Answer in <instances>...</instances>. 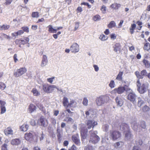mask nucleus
<instances>
[{"mask_svg":"<svg viewBox=\"0 0 150 150\" xmlns=\"http://www.w3.org/2000/svg\"><path fill=\"white\" fill-rule=\"evenodd\" d=\"M123 74V72L122 71H120L119 72L117 76V77L116 78V79L119 80V81H121L122 79V76Z\"/></svg>","mask_w":150,"mask_h":150,"instance_id":"34","label":"nucleus"},{"mask_svg":"<svg viewBox=\"0 0 150 150\" xmlns=\"http://www.w3.org/2000/svg\"><path fill=\"white\" fill-rule=\"evenodd\" d=\"M70 50L73 53L78 52L79 50V45L76 43H73L70 47Z\"/></svg>","mask_w":150,"mask_h":150,"instance_id":"10","label":"nucleus"},{"mask_svg":"<svg viewBox=\"0 0 150 150\" xmlns=\"http://www.w3.org/2000/svg\"><path fill=\"white\" fill-rule=\"evenodd\" d=\"M125 90V88L123 86H120L114 89V91L118 94H121L123 93Z\"/></svg>","mask_w":150,"mask_h":150,"instance_id":"15","label":"nucleus"},{"mask_svg":"<svg viewBox=\"0 0 150 150\" xmlns=\"http://www.w3.org/2000/svg\"><path fill=\"white\" fill-rule=\"evenodd\" d=\"M108 38L107 36H105L104 34H102L100 35L99 38L103 41H105L107 40Z\"/></svg>","mask_w":150,"mask_h":150,"instance_id":"35","label":"nucleus"},{"mask_svg":"<svg viewBox=\"0 0 150 150\" xmlns=\"http://www.w3.org/2000/svg\"><path fill=\"white\" fill-rule=\"evenodd\" d=\"M10 27V26L8 25H0V30H6L8 29Z\"/></svg>","mask_w":150,"mask_h":150,"instance_id":"30","label":"nucleus"},{"mask_svg":"<svg viewBox=\"0 0 150 150\" xmlns=\"http://www.w3.org/2000/svg\"><path fill=\"white\" fill-rule=\"evenodd\" d=\"M123 133L124 135H125V138L126 140L130 139L132 137L130 130H129L128 131H127Z\"/></svg>","mask_w":150,"mask_h":150,"instance_id":"18","label":"nucleus"},{"mask_svg":"<svg viewBox=\"0 0 150 150\" xmlns=\"http://www.w3.org/2000/svg\"><path fill=\"white\" fill-rule=\"evenodd\" d=\"M42 87L44 91L48 93H52L54 90L55 88H57L56 86L54 85H49L48 84H43Z\"/></svg>","mask_w":150,"mask_h":150,"instance_id":"4","label":"nucleus"},{"mask_svg":"<svg viewBox=\"0 0 150 150\" xmlns=\"http://www.w3.org/2000/svg\"><path fill=\"white\" fill-rule=\"evenodd\" d=\"M106 7L105 6L103 5L102 6L101 10L103 13L104 14L106 13Z\"/></svg>","mask_w":150,"mask_h":150,"instance_id":"50","label":"nucleus"},{"mask_svg":"<svg viewBox=\"0 0 150 150\" xmlns=\"http://www.w3.org/2000/svg\"><path fill=\"white\" fill-rule=\"evenodd\" d=\"M116 103L117 105L120 107H121L123 104V100L120 96H117L115 98Z\"/></svg>","mask_w":150,"mask_h":150,"instance_id":"20","label":"nucleus"},{"mask_svg":"<svg viewBox=\"0 0 150 150\" xmlns=\"http://www.w3.org/2000/svg\"><path fill=\"white\" fill-rule=\"evenodd\" d=\"M22 29L24 32L28 33L29 32L28 28L27 27H23L22 28Z\"/></svg>","mask_w":150,"mask_h":150,"instance_id":"54","label":"nucleus"},{"mask_svg":"<svg viewBox=\"0 0 150 150\" xmlns=\"http://www.w3.org/2000/svg\"><path fill=\"white\" fill-rule=\"evenodd\" d=\"M88 100L87 98L86 97L84 98L82 102L83 105L84 106H87L88 105Z\"/></svg>","mask_w":150,"mask_h":150,"instance_id":"44","label":"nucleus"},{"mask_svg":"<svg viewBox=\"0 0 150 150\" xmlns=\"http://www.w3.org/2000/svg\"><path fill=\"white\" fill-rule=\"evenodd\" d=\"M28 127V125L27 124H23L21 127V129L22 131H26Z\"/></svg>","mask_w":150,"mask_h":150,"instance_id":"33","label":"nucleus"},{"mask_svg":"<svg viewBox=\"0 0 150 150\" xmlns=\"http://www.w3.org/2000/svg\"><path fill=\"white\" fill-rule=\"evenodd\" d=\"M80 130L82 140L83 139H85L87 136V133L88 130L87 128L85 127L84 125H81V127Z\"/></svg>","mask_w":150,"mask_h":150,"instance_id":"8","label":"nucleus"},{"mask_svg":"<svg viewBox=\"0 0 150 150\" xmlns=\"http://www.w3.org/2000/svg\"><path fill=\"white\" fill-rule=\"evenodd\" d=\"M116 24L115 22L114 21H111L108 25L109 28H114L116 26Z\"/></svg>","mask_w":150,"mask_h":150,"instance_id":"36","label":"nucleus"},{"mask_svg":"<svg viewBox=\"0 0 150 150\" xmlns=\"http://www.w3.org/2000/svg\"><path fill=\"white\" fill-rule=\"evenodd\" d=\"M36 107L33 104H30L29 106L28 110L29 112L31 113L35 110Z\"/></svg>","mask_w":150,"mask_h":150,"instance_id":"25","label":"nucleus"},{"mask_svg":"<svg viewBox=\"0 0 150 150\" xmlns=\"http://www.w3.org/2000/svg\"><path fill=\"white\" fill-rule=\"evenodd\" d=\"M91 132V137L89 140V142L93 144L97 143L99 140L100 138L97 135V132L96 131L93 132L92 131H90Z\"/></svg>","mask_w":150,"mask_h":150,"instance_id":"2","label":"nucleus"},{"mask_svg":"<svg viewBox=\"0 0 150 150\" xmlns=\"http://www.w3.org/2000/svg\"><path fill=\"white\" fill-rule=\"evenodd\" d=\"M32 16L33 18H38L39 16L38 13V12H33L32 13Z\"/></svg>","mask_w":150,"mask_h":150,"instance_id":"49","label":"nucleus"},{"mask_svg":"<svg viewBox=\"0 0 150 150\" xmlns=\"http://www.w3.org/2000/svg\"><path fill=\"white\" fill-rule=\"evenodd\" d=\"M109 86L111 88H114L115 86V84L114 81L111 80L109 84Z\"/></svg>","mask_w":150,"mask_h":150,"instance_id":"40","label":"nucleus"},{"mask_svg":"<svg viewBox=\"0 0 150 150\" xmlns=\"http://www.w3.org/2000/svg\"><path fill=\"white\" fill-rule=\"evenodd\" d=\"M110 36L111 39L113 40L116 39L117 35L115 33H113L111 34L110 35Z\"/></svg>","mask_w":150,"mask_h":150,"instance_id":"48","label":"nucleus"},{"mask_svg":"<svg viewBox=\"0 0 150 150\" xmlns=\"http://www.w3.org/2000/svg\"><path fill=\"white\" fill-rule=\"evenodd\" d=\"M48 60L47 57L46 55L43 56L41 66L42 67H44L46 66Z\"/></svg>","mask_w":150,"mask_h":150,"instance_id":"19","label":"nucleus"},{"mask_svg":"<svg viewBox=\"0 0 150 150\" xmlns=\"http://www.w3.org/2000/svg\"><path fill=\"white\" fill-rule=\"evenodd\" d=\"M24 33V31L23 30H19L16 32V34L18 36L21 35Z\"/></svg>","mask_w":150,"mask_h":150,"instance_id":"58","label":"nucleus"},{"mask_svg":"<svg viewBox=\"0 0 150 150\" xmlns=\"http://www.w3.org/2000/svg\"><path fill=\"white\" fill-rule=\"evenodd\" d=\"M147 72L145 70H143L141 72V74L142 76H146Z\"/></svg>","mask_w":150,"mask_h":150,"instance_id":"60","label":"nucleus"},{"mask_svg":"<svg viewBox=\"0 0 150 150\" xmlns=\"http://www.w3.org/2000/svg\"><path fill=\"white\" fill-rule=\"evenodd\" d=\"M120 130L124 132L128 131L130 130L129 128L128 125L126 123H122L120 125Z\"/></svg>","mask_w":150,"mask_h":150,"instance_id":"12","label":"nucleus"},{"mask_svg":"<svg viewBox=\"0 0 150 150\" xmlns=\"http://www.w3.org/2000/svg\"><path fill=\"white\" fill-rule=\"evenodd\" d=\"M136 85L137 90L140 94H143L146 92L148 90L149 86V84L147 82H145L141 85L139 79L137 81Z\"/></svg>","mask_w":150,"mask_h":150,"instance_id":"1","label":"nucleus"},{"mask_svg":"<svg viewBox=\"0 0 150 150\" xmlns=\"http://www.w3.org/2000/svg\"><path fill=\"white\" fill-rule=\"evenodd\" d=\"M142 110L144 112H147L150 110V108L146 105H145L142 108Z\"/></svg>","mask_w":150,"mask_h":150,"instance_id":"43","label":"nucleus"},{"mask_svg":"<svg viewBox=\"0 0 150 150\" xmlns=\"http://www.w3.org/2000/svg\"><path fill=\"white\" fill-rule=\"evenodd\" d=\"M136 95L133 93H129L127 96V99L132 103H134L135 100Z\"/></svg>","mask_w":150,"mask_h":150,"instance_id":"17","label":"nucleus"},{"mask_svg":"<svg viewBox=\"0 0 150 150\" xmlns=\"http://www.w3.org/2000/svg\"><path fill=\"white\" fill-rule=\"evenodd\" d=\"M37 107L40 109L42 110L43 108V105H42L41 104L38 103L37 105Z\"/></svg>","mask_w":150,"mask_h":150,"instance_id":"64","label":"nucleus"},{"mask_svg":"<svg viewBox=\"0 0 150 150\" xmlns=\"http://www.w3.org/2000/svg\"><path fill=\"white\" fill-rule=\"evenodd\" d=\"M39 122L42 126L44 127H46L48 125L47 120L42 117H41L39 120Z\"/></svg>","mask_w":150,"mask_h":150,"instance_id":"13","label":"nucleus"},{"mask_svg":"<svg viewBox=\"0 0 150 150\" xmlns=\"http://www.w3.org/2000/svg\"><path fill=\"white\" fill-rule=\"evenodd\" d=\"M107 97L106 96H101L97 97L96 102L98 106H102L106 102Z\"/></svg>","mask_w":150,"mask_h":150,"instance_id":"3","label":"nucleus"},{"mask_svg":"<svg viewBox=\"0 0 150 150\" xmlns=\"http://www.w3.org/2000/svg\"><path fill=\"white\" fill-rule=\"evenodd\" d=\"M33 132L31 131L29 133H26L25 134L24 138L27 140L31 141L33 138Z\"/></svg>","mask_w":150,"mask_h":150,"instance_id":"14","label":"nucleus"},{"mask_svg":"<svg viewBox=\"0 0 150 150\" xmlns=\"http://www.w3.org/2000/svg\"><path fill=\"white\" fill-rule=\"evenodd\" d=\"M1 114L4 113L6 111V109L5 107H1Z\"/></svg>","mask_w":150,"mask_h":150,"instance_id":"52","label":"nucleus"},{"mask_svg":"<svg viewBox=\"0 0 150 150\" xmlns=\"http://www.w3.org/2000/svg\"><path fill=\"white\" fill-rule=\"evenodd\" d=\"M69 102L67 98L64 97L63 99V104L64 106L66 108H68Z\"/></svg>","mask_w":150,"mask_h":150,"instance_id":"24","label":"nucleus"},{"mask_svg":"<svg viewBox=\"0 0 150 150\" xmlns=\"http://www.w3.org/2000/svg\"><path fill=\"white\" fill-rule=\"evenodd\" d=\"M114 50L116 52H120L121 47L120 44L118 43H116L113 46Z\"/></svg>","mask_w":150,"mask_h":150,"instance_id":"21","label":"nucleus"},{"mask_svg":"<svg viewBox=\"0 0 150 150\" xmlns=\"http://www.w3.org/2000/svg\"><path fill=\"white\" fill-rule=\"evenodd\" d=\"M137 106L139 107H141L144 103V102L140 97L138 98Z\"/></svg>","mask_w":150,"mask_h":150,"instance_id":"32","label":"nucleus"},{"mask_svg":"<svg viewBox=\"0 0 150 150\" xmlns=\"http://www.w3.org/2000/svg\"><path fill=\"white\" fill-rule=\"evenodd\" d=\"M27 69L25 67H22L17 69L13 72V75L16 77L20 76L24 74L27 71Z\"/></svg>","mask_w":150,"mask_h":150,"instance_id":"5","label":"nucleus"},{"mask_svg":"<svg viewBox=\"0 0 150 150\" xmlns=\"http://www.w3.org/2000/svg\"><path fill=\"white\" fill-rule=\"evenodd\" d=\"M21 139L16 138L11 140V144L14 146H18L21 144Z\"/></svg>","mask_w":150,"mask_h":150,"instance_id":"16","label":"nucleus"},{"mask_svg":"<svg viewBox=\"0 0 150 150\" xmlns=\"http://www.w3.org/2000/svg\"><path fill=\"white\" fill-rule=\"evenodd\" d=\"M64 121L67 122L73 123L74 121V120L71 117H66L64 120Z\"/></svg>","mask_w":150,"mask_h":150,"instance_id":"42","label":"nucleus"},{"mask_svg":"<svg viewBox=\"0 0 150 150\" xmlns=\"http://www.w3.org/2000/svg\"><path fill=\"white\" fill-rule=\"evenodd\" d=\"M93 67H94L95 70L97 72L99 70V68L98 66L95 64L93 65Z\"/></svg>","mask_w":150,"mask_h":150,"instance_id":"61","label":"nucleus"},{"mask_svg":"<svg viewBox=\"0 0 150 150\" xmlns=\"http://www.w3.org/2000/svg\"><path fill=\"white\" fill-rule=\"evenodd\" d=\"M123 144V142H119L115 143L114 144V146L117 149L120 148L122 146Z\"/></svg>","mask_w":150,"mask_h":150,"instance_id":"26","label":"nucleus"},{"mask_svg":"<svg viewBox=\"0 0 150 150\" xmlns=\"http://www.w3.org/2000/svg\"><path fill=\"white\" fill-rule=\"evenodd\" d=\"M100 19V17L98 15H96L94 16L93 18V19L94 21H98Z\"/></svg>","mask_w":150,"mask_h":150,"instance_id":"41","label":"nucleus"},{"mask_svg":"<svg viewBox=\"0 0 150 150\" xmlns=\"http://www.w3.org/2000/svg\"><path fill=\"white\" fill-rule=\"evenodd\" d=\"M47 27L49 28V31L51 33H54L57 32V30H56V28H53L52 26L51 25H49Z\"/></svg>","mask_w":150,"mask_h":150,"instance_id":"27","label":"nucleus"},{"mask_svg":"<svg viewBox=\"0 0 150 150\" xmlns=\"http://www.w3.org/2000/svg\"><path fill=\"white\" fill-rule=\"evenodd\" d=\"M110 136L113 140H115L120 137L121 133L118 131L112 130L110 132Z\"/></svg>","mask_w":150,"mask_h":150,"instance_id":"6","label":"nucleus"},{"mask_svg":"<svg viewBox=\"0 0 150 150\" xmlns=\"http://www.w3.org/2000/svg\"><path fill=\"white\" fill-rule=\"evenodd\" d=\"M30 124L32 126H35L36 124L35 121L34 120H32L30 122Z\"/></svg>","mask_w":150,"mask_h":150,"instance_id":"62","label":"nucleus"},{"mask_svg":"<svg viewBox=\"0 0 150 150\" xmlns=\"http://www.w3.org/2000/svg\"><path fill=\"white\" fill-rule=\"evenodd\" d=\"M1 36L4 38L10 40L11 38L10 36L7 35L5 34L4 33H1Z\"/></svg>","mask_w":150,"mask_h":150,"instance_id":"45","label":"nucleus"},{"mask_svg":"<svg viewBox=\"0 0 150 150\" xmlns=\"http://www.w3.org/2000/svg\"><path fill=\"white\" fill-rule=\"evenodd\" d=\"M135 74L138 78H139V79H142L143 78V77L139 73V72L137 71L135 72Z\"/></svg>","mask_w":150,"mask_h":150,"instance_id":"53","label":"nucleus"},{"mask_svg":"<svg viewBox=\"0 0 150 150\" xmlns=\"http://www.w3.org/2000/svg\"><path fill=\"white\" fill-rule=\"evenodd\" d=\"M131 126L132 129L134 131L139 132L141 130L140 126L139 124L135 121L132 122Z\"/></svg>","mask_w":150,"mask_h":150,"instance_id":"9","label":"nucleus"},{"mask_svg":"<svg viewBox=\"0 0 150 150\" xmlns=\"http://www.w3.org/2000/svg\"><path fill=\"white\" fill-rule=\"evenodd\" d=\"M20 40L22 44H25L28 42L29 39L28 37H25L23 39H21Z\"/></svg>","mask_w":150,"mask_h":150,"instance_id":"37","label":"nucleus"},{"mask_svg":"<svg viewBox=\"0 0 150 150\" xmlns=\"http://www.w3.org/2000/svg\"><path fill=\"white\" fill-rule=\"evenodd\" d=\"M140 126L141 127L144 129L146 128V126L145 122L144 121H142L141 122Z\"/></svg>","mask_w":150,"mask_h":150,"instance_id":"46","label":"nucleus"},{"mask_svg":"<svg viewBox=\"0 0 150 150\" xmlns=\"http://www.w3.org/2000/svg\"><path fill=\"white\" fill-rule=\"evenodd\" d=\"M6 88V85L5 84L2 82H0V89L4 90Z\"/></svg>","mask_w":150,"mask_h":150,"instance_id":"47","label":"nucleus"},{"mask_svg":"<svg viewBox=\"0 0 150 150\" xmlns=\"http://www.w3.org/2000/svg\"><path fill=\"white\" fill-rule=\"evenodd\" d=\"M109 125L108 124H105L103 125L102 129L105 132H107L108 130Z\"/></svg>","mask_w":150,"mask_h":150,"instance_id":"38","label":"nucleus"},{"mask_svg":"<svg viewBox=\"0 0 150 150\" xmlns=\"http://www.w3.org/2000/svg\"><path fill=\"white\" fill-rule=\"evenodd\" d=\"M8 145L6 144H4L2 146L1 149L2 150H8L7 147Z\"/></svg>","mask_w":150,"mask_h":150,"instance_id":"56","label":"nucleus"},{"mask_svg":"<svg viewBox=\"0 0 150 150\" xmlns=\"http://www.w3.org/2000/svg\"><path fill=\"white\" fill-rule=\"evenodd\" d=\"M120 6L119 4L114 3L111 5L110 7L113 9L117 10L120 7Z\"/></svg>","mask_w":150,"mask_h":150,"instance_id":"28","label":"nucleus"},{"mask_svg":"<svg viewBox=\"0 0 150 150\" xmlns=\"http://www.w3.org/2000/svg\"><path fill=\"white\" fill-rule=\"evenodd\" d=\"M54 79V77H52L51 78H48L47 79V81L50 83H52L53 81V80Z\"/></svg>","mask_w":150,"mask_h":150,"instance_id":"57","label":"nucleus"},{"mask_svg":"<svg viewBox=\"0 0 150 150\" xmlns=\"http://www.w3.org/2000/svg\"><path fill=\"white\" fill-rule=\"evenodd\" d=\"M127 93H133L134 92L132 90L129 88H127L126 89H125Z\"/></svg>","mask_w":150,"mask_h":150,"instance_id":"55","label":"nucleus"},{"mask_svg":"<svg viewBox=\"0 0 150 150\" xmlns=\"http://www.w3.org/2000/svg\"><path fill=\"white\" fill-rule=\"evenodd\" d=\"M81 113L83 114V116L84 118L87 119H90L93 117L92 110H88L85 111V115L84 114L83 112L81 111Z\"/></svg>","mask_w":150,"mask_h":150,"instance_id":"11","label":"nucleus"},{"mask_svg":"<svg viewBox=\"0 0 150 150\" xmlns=\"http://www.w3.org/2000/svg\"><path fill=\"white\" fill-rule=\"evenodd\" d=\"M144 50L148 51L150 49V44L147 42L144 44Z\"/></svg>","mask_w":150,"mask_h":150,"instance_id":"39","label":"nucleus"},{"mask_svg":"<svg viewBox=\"0 0 150 150\" xmlns=\"http://www.w3.org/2000/svg\"><path fill=\"white\" fill-rule=\"evenodd\" d=\"M34 96H38L40 95V93L37 89L35 88H33L31 91Z\"/></svg>","mask_w":150,"mask_h":150,"instance_id":"29","label":"nucleus"},{"mask_svg":"<svg viewBox=\"0 0 150 150\" xmlns=\"http://www.w3.org/2000/svg\"><path fill=\"white\" fill-rule=\"evenodd\" d=\"M143 63L147 68H149L150 67V64L149 62L145 59H144L142 61Z\"/></svg>","mask_w":150,"mask_h":150,"instance_id":"31","label":"nucleus"},{"mask_svg":"<svg viewBox=\"0 0 150 150\" xmlns=\"http://www.w3.org/2000/svg\"><path fill=\"white\" fill-rule=\"evenodd\" d=\"M68 150H77V149L76 146L74 145H73Z\"/></svg>","mask_w":150,"mask_h":150,"instance_id":"63","label":"nucleus"},{"mask_svg":"<svg viewBox=\"0 0 150 150\" xmlns=\"http://www.w3.org/2000/svg\"><path fill=\"white\" fill-rule=\"evenodd\" d=\"M17 55L16 54H15L13 57V58L14 61L15 63L17 62L18 61L17 58Z\"/></svg>","mask_w":150,"mask_h":150,"instance_id":"59","label":"nucleus"},{"mask_svg":"<svg viewBox=\"0 0 150 150\" xmlns=\"http://www.w3.org/2000/svg\"><path fill=\"white\" fill-rule=\"evenodd\" d=\"M5 134L6 135H8L9 134H13V130L10 127H8L4 131Z\"/></svg>","mask_w":150,"mask_h":150,"instance_id":"22","label":"nucleus"},{"mask_svg":"<svg viewBox=\"0 0 150 150\" xmlns=\"http://www.w3.org/2000/svg\"><path fill=\"white\" fill-rule=\"evenodd\" d=\"M74 103V101L72 100H71L69 102L68 104V107H73V104Z\"/></svg>","mask_w":150,"mask_h":150,"instance_id":"51","label":"nucleus"},{"mask_svg":"<svg viewBox=\"0 0 150 150\" xmlns=\"http://www.w3.org/2000/svg\"><path fill=\"white\" fill-rule=\"evenodd\" d=\"M72 139L77 145L79 146L80 145V140L77 136L74 135L72 137Z\"/></svg>","mask_w":150,"mask_h":150,"instance_id":"23","label":"nucleus"},{"mask_svg":"<svg viewBox=\"0 0 150 150\" xmlns=\"http://www.w3.org/2000/svg\"><path fill=\"white\" fill-rule=\"evenodd\" d=\"M85 123L87 128L89 129H90L91 128H93L98 124L97 122L93 120H87L86 121Z\"/></svg>","mask_w":150,"mask_h":150,"instance_id":"7","label":"nucleus"}]
</instances>
